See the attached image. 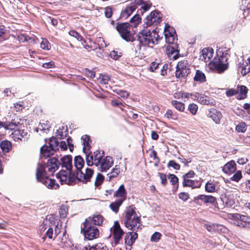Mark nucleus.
Segmentation results:
<instances>
[{"mask_svg":"<svg viewBox=\"0 0 250 250\" xmlns=\"http://www.w3.org/2000/svg\"><path fill=\"white\" fill-rule=\"evenodd\" d=\"M231 216L235 225L240 228H250V217L238 213L232 214Z\"/></svg>","mask_w":250,"mask_h":250,"instance_id":"8","label":"nucleus"},{"mask_svg":"<svg viewBox=\"0 0 250 250\" xmlns=\"http://www.w3.org/2000/svg\"><path fill=\"white\" fill-rule=\"evenodd\" d=\"M56 136L60 139H63L67 136L68 134V129L67 126H62L57 130L56 132Z\"/></svg>","mask_w":250,"mask_h":250,"instance_id":"31","label":"nucleus"},{"mask_svg":"<svg viewBox=\"0 0 250 250\" xmlns=\"http://www.w3.org/2000/svg\"><path fill=\"white\" fill-rule=\"evenodd\" d=\"M162 14L157 10L152 11L145 19L144 23V27H147L151 25H157L162 21Z\"/></svg>","mask_w":250,"mask_h":250,"instance_id":"9","label":"nucleus"},{"mask_svg":"<svg viewBox=\"0 0 250 250\" xmlns=\"http://www.w3.org/2000/svg\"><path fill=\"white\" fill-rule=\"evenodd\" d=\"M83 226L81 228V232L83 233L85 239L92 240L99 237L100 232L97 227L91 225L90 223H87V221L84 222Z\"/></svg>","mask_w":250,"mask_h":250,"instance_id":"6","label":"nucleus"},{"mask_svg":"<svg viewBox=\"0 0 250 250\" xmlns=\"http://www.w3.org/2000/svg\"><path fill=\"white\" fill-rule=\"evenodd\" d=\"M167 167H172L175 170H179L180 168V165L174 160H170L167 163Z\"/></svg>","mask_w":250,"mask_h":250,"instance_id":"52","label":"nucleus"},{"mask_svg":"<svg viewBox=\"0 0 250 250\" xmlns=\"http://www.w3.org/2000/svg\"><path fill=\"white\" fill-rule=\"evenodd\" d=\"M113 164V160L112 157L106 156L104 158L101 162L99 166H100L101 171L102 172L106 171L109 169Z\"/></svg>","mask_w":250,"mask_h":250,"instance_id":"18","label":"nucleus"},{"mask_svg":"<svg viewBox=\"0 0 250 250\" xmlns=\"http://www.w3.org/2000/svg\"><path fill=\"white\" fill-rule=\"evenodd\" d=\"M167 54L168 58L176 60L180 57V51L177 43L168 44L166 49Z\"/></svg>","mask_w":250,"mask_h":250,"instance_id":"15","label":"nucleus"},{"mask_svg":"<svg viewBox=\"0 0 250 250\" xmlns=\"http://www.w3.org/2000/svg\"><path fill=\"white\" fill-rule=\"evenodd\" d=\"M131 42H133L132 45H133V48L132 50H134L135 52V55L137 56H138V54L140 53V51L141 49L142 46H144L143 45V43L141 42L140 41L138 40H133V39H132V41Z\"/></svg>","mask_w":250,"mask_h":250,"instance_id":"33","label":"nucleus"},{"mask_svg":"<svg viewBox=\"0 0 250 250\" xmlns=\"http://www.w3.org/2000/svg\"><path fill=\"white\" fill-rule=\"evenodd\" d=\"M165 34H168V35H174L176 34L175 29L168 24H166L165 25Z\"/></svg>","mask_w":250,"mask_h":250,"instance_id":"50","label":"nucleus"},{"mask_svg":"<svg viewBox=\"0 0 250 250\" xmlns=\"http://www.w3.org/2000/svg\"><path fill=\"white\" fill-rule=\"evenodd\" d=\"M242 172L241 170H238L230 178V180L232 181L238 182L242 178Z\"/></svg>","mask_w":250,"mask_h":250,"instance_id":"48","label":"nucleus"},{"mask_svg":"<svg viewBox=\"0 0 250 250\" xmlns=\"http://www.w3.org/2000/svg\"><path fill=\"white\" fill-rule=\"evenodd\" d=\"M68 211L67 207L65 205H62L59 208V213L61 217L65 218Z\"/></svg>","mask_w":250,"mask_h":250,"instance_id":"46","label":"nucleus"},{"mask_svg":"<svg viewBox=\"0 0 250 250\" xmlns=\"http://www.w3.org/2000/svg\"><path fill=\"white\" fill-rule=\"evenodd\" d=\"M237 90H239L240 93L237 97L238 100H243L247 97L248 89L246 86L238 85Z\"/></svg>","mask_w":250,"mask_h":250,"instance_id":"29","label":"nucleus"},{"mask_svg":"<svg viewBox=\"0 0 250 250\" xmlns=\"http://www.w3.org/2000/svg\"><path fill=\"white\" fill-rule=\"evenodd\" d=\"M69 34L71 36L75 37L79 41H81L83 40V37L81 36V35L75 30H70L69 32Z\"/></svg>","mask_w":250,"mask_h":250,"instance_id":"59","label":"nucleus"},{"mask_svg":"<svg viewBox=\"0 0 250 250\" xmlns=\"http://www.w3.org/2000/svg\"><path fill=\"white\" fill-rule=\"evenodd\" d=\"M19 122H17L14 120L11 122H4V128L6 129L14 130L16 129Z\"/></svg>","mask_w":250,"mask_h":250,"instance_id":"38","label":"nucleus"},{"mask_svg":"<svg viewBox=\"0 0 250 250\" xmlns=\"http://www.w3.org/2000/svg\"><path fill=\"white\" fill-rule=\"evenodd\" d=\"M137 14L135 15L133 17H132L130 21V25L132 27H136L141 21V18L140 16V14H143V13L141 9L138 10Z\"/></svg>","mask_w":250,"mask_h":250,"instance_id":"25","label":"nucleus"},{"mask_svg":"<svg viewBox=\"0 0 250 250\" xmlns=\"http://www.w3.org/2000/svg\"><path fill=\"white\" fill-rule=\"evenodd\" d=\"M188 109L192 114L195 115L198 110V106L196 104H191L188 105Z\"/></svg>","mask_w":250,"mask_h":250,"instance_id":"60","label":"nucleus"},{"mask_svg":"<svg viewBox=\"0 0 250 250\" xmlns=\"http://www.w3.org/2000/svg\"><path fill=\"white\" fill-rule=\"evenodd\" d=\"M60 166V161L55 157L48 159L47 163V167L48 171L51 173L55 172Z\"/></svg>","mask_w":250,"mask_h":250,"instance_id":"17","label":"nucleus"},{"mask_svg":"<svg viewBox=\"0 0 250 250\" xmlns=\"http://www.w3.org/2000/svg\"><path fill=\"white\" fill-rule=\"evenodd\" d=\"M36 178L38 181L42 182L48 188L56 189L59 187V184L53 179L49 178L44 164L38 163L36 171Z\"/></svg>","mask_w":250,"mask_h":250,"instance_id":"3","label":"nucleus"},{"mask_svg":"<svg viewBox=\"0 0 250 250\" xmlns=\"http://www.w3.org/2000/svg\"><path fill=\"white\" fill-rule=\"evenodd\" d=\"M124 202V200H117L114 202H112L109 207L115 213H117L119 211V207L122 205Z\"/></svg>","mask_w":250,"mask_h":250,"instance_id":"35","label":"nucleus"},{"mask_svg":"<svg viewBox=\"0 0 250 250\" xmlns=\"http://www.w3.org/2000/svg\"><path fill=\"white\" fill-rule=\"evenodd\" d=\"M104 180V176L100 173H99L96 177V180L95 181V186L96 187L99 186L103 182Z\"/></svg>","mask_w":250,"mask_h":250,"instance_id":"51","label":"nucleus"},{"mask_svg":"<svg viewBox=\"0 0 250 250\" xmlns=\"http://www.w3.org/2000/svg\"><path fill=\"white\" fill-rule=\"evenodd\" d=\"M240 9L243 11L250 9V0H242Z\"/></svg>","mask_w":250,"mask_h":250,"instance_id":"43","label":"nucleus"},{"mask_svg":"<svg viewBox=\"0 0 250 250\" xmlns=\"http://www.w3.org/2000/svg\"><path fill=\"white\" fill-rule=\"evenodd\" d=\"M60 166L65 168L68 171L67 176L73 175L72 156L71 155H65L60 159Z\"/></svg>","mask_w":250,"mask_h":250,"instance_id":"13","label":"nucleus"},{"mask_svg":"<svg viewBox=\"0 0 250 250\" xmlns=\"http://www.w3.org/2000/svg\"><path fill=\"white\" fill-rule=\"evenodd\" d=\"M221 200L226 207H231L234 204V200L229 194L222 195Z\"/></svg>","mask_w":250,"mask_h":250,"instance_id":"27","label":"nucleus"},{"mask_svg":"<svg viewBox=\"0 0 250 250\" xmlns=\"http://www.w3.org/2000/svg\"><path fill=\"white\" fill-rule=\"evenodd\" d=\"M83 72L87 77H89L91 79H93L95 77V72L93 70L88 69V68H84L83 70Z\"/></svg>","mask_w":250,"mask_h":250,"instance_id":"56","label":"nucleus"},{"mask_svg":"<svg viewBox=\"0 0 250 250\" xmlns=\"http://www.w3.org/2000/svg\"><path fill=\"white\" fill-rule=\"evenodd\" d=\"M190 73V68L175 71V77L178 79H185Z\"/></svg>","mask_w":250,"mask_h":250,"instance_id":"30","label":"nucleus"},{"mask_svg":"<svg viewBox=\"0 0 250 250\" xmlns=\"http://www.w3.org/2000/svg\"><path fill=\"white\" fill-rule=\"evenodd\" d=\"M212 229L213 230H212V232H220L222 231L223 229H224V227L222 225L217 224H212Z\"/></svg>","mask_w":250,"mask_h":250,"instance_id":"61","label":"nucleus"},{"mask_svg":"<svg viewBox=\"0 0 250 250\" xmlns=\"http://www.w3.org/2000/svg\"><path fill=\"white\" fill-rule=\"evenodd\" d=\"M183 186L184 187H191L192 188H199L201 186V182L200 180H185L183 182Z\"/></svg>","mask_w":250,"mask_h":250,"instance_id":"24","label":"nucleus"},{"mask_svg":"<svg viewBox=\"0 0 250 250\" xmlns=\"http://www.w3.org/2000/svg\"><path fill=\"white\" fill-rule=\"evenodd\" d=\"M0 147L3 152L7 153L11 149L12 144L7 140L2 141L0 143Z\"/></svg>","mask_w":250,"mask_h":250,"instance_id":"34","label":"nucleus"},{"mask_svg":"<svg viewBox=\"0 0 250 250\" xmlns=\"http://www.w3.org/2000/svg\"><path fill=\"white\" fill-rule=\"evenodd\" d=\"M137 36L138 40L144 46L148 45L150 44L154 45L158 43L155 35L152 36L150 30L144 29L139 32Z\"/></svg>","mask_w":250,"mask_h":250,"instance_id":"7","label":"nucleus"},{"mask_svg":"<svg viewBox=\"0 0 250 250\" xmlns=\"http://www.w3.org/2000/svg\"><path fill=\"white\" fill-rule=\"evenodd\" d=\"M54 217L53 216L50 217L48 220L47 218L44 219L43 221V228L46 229V228L45 226H47V222L49 221L50 224H52V222H54ZM49 228L48 229L47 231L45 233V237H47L50 239L54 240L56 237L59 234L60 230L58 229V225H55V232H54L53 229L51 225H49ZM43 239L45 238V236L42 237Z\"/></svg>","mask_w":250,"mask_h":250,"instance_id":"12","label":"nucleus"},{"mask_svg":"<svg viewBox=\"0 0 250 250\" xmlns=\"http://www.w3.org/2000/svg\"><path fill=\"white\" fill-rule=\"evenodd\" d=\"M74 161L75 169H73L72 176H67V171L62 170L57 174L56 177L60 179L61 184L73 185L76 183L77 180L86 184L90 181L92 177L93 170L91 168H86L85 173L82 172V169L83 167L84 162L81 156H75Z\"/></svg>","mask_w":250,"mask_h":250,"instance_id":"1","label":"nucleus"},{"mask_svg":"<svg viewBox=\"0 0 250 250\" xmlns=\"http://www.w3.org/2000/svg\"><path fill=\"white\" fill-rule=\"evenodd\" d=\"M179 198L183 201H187L189 198V195L187 192H181L178 195Z\"/></svg>","mask_w":250,"mask_h":250,"instance_id":"64","label":"nucleus"},{"mask_svg":"<svg viewBox=\"0 0 250 250\" xmlns=\"http://www.w3.org/2000/svg\"><path fill=\"white\" fill-rule=\"evenodd\" d=\"M208 99V97L200 94L198 101L202 104H209Z\"/></svg>","mask_w":250,"mask_h":250,"instance_id":"45","label":"nucleus"},{"mask_svg":"<svg viewBox=\"0 0 250 250\" xmlns=\"http://www.w3.org/2000/svg\"><path fill=\"white\" fill-rule=\"evenodd\" d=\"M165 38L166 40V42L168 43V44H170L171 43H174V41L175 40L174 35H168V34H165Z\"/></svg>","mask_w":250,"mask_h":250,"instance_id":"63","label":"nucleus"},{"mask_svg":"<svg viewBox=\"0 0 250 250\" xmlns=\"http://www.w3.org/2000/svg\"><path fill=\"white\" fill-rule=\"evenodd\" d=\"M113 91L114 93H116L118 95H119L121 98H123L124 99L128 98L129 96V93L127 91L125 90L114 89H113Z\"/></svg>","mask_w":250,"mask_h":250,"instance_id":"44","label":"nucleus"},{"mask_svg":"<svg viewBox=\"0 0 250 250\" xmlns=\"http://www.w3.org/2000/svg\"><path fill=\"white\" fill-rule=\"evenodd\" d=\"M142 2L143 0H134V2H131L129 4L127 5L122 10L120 18L124 19H127L136 9L137 6L140 5Z\"/></svg>","mask_w":250,"mask_h":250,"instance_id":"11","label":"nucleus"},{"mask_svg":"<svg viewBox=\"0 0 250 250\" xmlns=\"http://www.w3.org/2000/svg\"><path fill=\"white\" fill-rule=\"evenodd\" d=\"M205 190L208 192H213L215 190L214 185L212 183L208 182L205 185Z\"/></svg>","mask_w":250,"mask_h":250,"instance_id":"49","label":"nucleus"},{"mask_svg":"<svg viewBox=\"0 0 250 250\" xmlns=\"http://www.w3.org/2000/svg\"><path fill=\"white\" fill-rule=\"evenodd\" d=\"M104 218L101 214H94L92 216H90L85 220L84 222L87 221V223H90L93 226H102L103 223Z\"/></svg>","mask_w":250,"mask_h":250,"instance_id":"16","label":"nucleus"},{"mask_svg":"<svg viewBox=\"0 0 250 250\" xmlns=\"http://www.w3.org/2000/svg\"><path fill=\"white\" fill-rule=\"evenodd\" d=\"M100 83L103 84H106L108 83V82L110 81V78L107 74H101L99 77Z\"/></svg>","mask_w":250,"mask_h":250,"instance_id":"42","label":"nucleus"},{"mask_svg":"<svg viewBox=\"0 0 250 250\" xmlns=\"http://www.w3.org/2000/svg\"><path fill=\"white\" fill-rule=\"evenodd\" d=\"M59 149V142L58 139L55 137L50 138L48 145H44L41 148V154L45 158L49 157L54 152Z\"/></svg>","mask_w":250,"mask_h":250,"instance_id":"5","label":"nucleus"},{"mask_svg":"<svg viewBox=\"0 0 250 250\" xmlns=\"http://www.w3.org/2000/svg\"><path fill=\"white\" fill-rule=\"evenodd\" d=\"M117 30L121 37L126 42L132 41V37L130 31V24L128 22L117 23L116 27Z\"/></svg>","mask_w":250,"mask_h":250,"instance_id":"10","label":"nucleus"},{"mask_svg":"<svg viewBox=\"0 0 250 250\" xmlns=\"http://www.w3.org/2000/svg\"><path fill=\"white\" fill-rule=\"evenodd\" d=\"M137 238L138 234L136 232H128L125 235V243L126 245L130 247Z\"/></svg>","mask_w":250,"mask_h":250,"instance_id":"20","label":"nucleus"},{"mask_svg":"<svg viewBox=\"0 0 250 250\" xmlns=\"http://www.w3.org/2000/svg\"><path fill=\"white\" fill-rule=\"evenodd\" d=\"M194 81L201 83L206 82V78L205 74L202 71L197 70L194 77Z\"/></svg>","mask_w":250,"mask_h":250,"instance_id":"32","label":"nucleus"},{"mask_svg":"<svg viewBox=\"0 0 250 250\" xmlns=\"http://www.w3.org/2000/svg\"><path fill=\"white\" fill-rule=\"evenodd\" d=\"M239 93V90H237V89L230 88L228 89L226 91V95L227 97H230Z\"/></svg>","mask_w":250,"mask_h":250,"instance_id":"53","label":"nucleus"},{"mask_svg":"<svg viewBox=\"0 0 250 250\" xmlns=\"http://www.w3.org/2000/svg\"><path fill=\"white\" fill-rule=\"evenodd\" d=\"M202 60H204L205 62H208L212 57L213 54V50L212 48H206L204 49L202 51Z\"/></svg>","mask_w":250,"mask_h":250,"instance_id":"26","label":"nucleus"},{"mask_svg":"<svg viewBox=\"0 0 250 250\" xmlns=\"http://www.w3.org/2000/svg\"><path fill=\"white\" fill-rule=\"evenodd\" d=\"M195 199L200 200L206 204H210L213 205L216 201L215 197L212 195H199Z\"/></svg>","mask_w":250,"mask_h":250,"instance_id":"22","label":"nucleus"},{"mask_svg":"<svg viewBox=\"0 0 250 250\" xmlns=\"http://www.w3.org/2000/svg\"><path fill=\"white\" fill-rule=\"evenodd\" d=\"M50 128H51V126L49 124H40V125L38 127L40 130H42L45 133H47L49 131Z\"/></svg>","mask_w":250,"mask_h":250,"instance_id":"55","label":"nucleus"},{"mask_svg":"<svg viewBox=\"0 0 250 250\" xmlns=\"http://www.w3.org/2000/svg\"><path fill=\"white\" fill-rule=\"evenodd\" d=\"M172 105L180 111H183L185 109V104L180 102L173 100L171 102Z\"/></svg>","mask_w":250,"mask_h":250,"instance_id":"41","label":"nucleus"},{"mask_svg":"<svg viewBox=\"0 0 250 250\" xmlns=\"http://www.w3.org/2000/svg\"><path fill=\"white\" fill-rule=\"evenodd\" d=\"M190 66L186 60L179 61L176 67V70L190 68Z\"/></svg>","mask_w":250,"mask_h":250,"instance_id":"36","label":"nucleus"},{"mask_svg":"<svg viewBox=\"0 0 250 250\" xmlns=\"http://www.w3.org/2000/svg\"><path fill=\"white\" fill-rule=\"evenodd\" d=\"M142 4H143V5L142 6L141 9H143L144 12L148 11L152 5L151 2L149 1H146L144 3L143 2L141 5Z\"/></svg>","mask_w":250,"mask_h":250,"instance_id":"62","label":"nucleus"},{"mask_svg":"<svg viewBox=\"0 0 250 250\" xmlns=\"http://www.w3.org/2000/svg\"><path fill=\"white\" fill-rule=\"evenodd\" d=\"M104 153L103 151H96L94 152V154L93 155L94 163V165L96 167L99 166V164L103 159V158L104 157Z\"/></svg>","mask_w":250,"mask_h":250,"instance_id":"28","label":"nucleus"},{"mask_svg":"<svg viewBox=\"0 0 250 250\" xmlns=\"http://www.w3.org/2000/svg\"><path fill=\"white\" fill-rule=\"evenodd\" d=\"M111 231L113 234L114 244L117 245L119 243L124 233L123 229L121 228L118 221H116L114 222V226L111 228Z\"/></svg>","mask_w":250,"mask_h":250,"instance_id":"14","label":"nucleus"},{"mask_svg":"<svg viewBox=\"0 0 250 250\" xmlns=\"http://www.w3.org/2000/svg\"><path fill=\"white\" fill-rule=\"evenodd\" d=\"M134 209L133 206L128 207L125 212L124 224L125 227L129 229L137 231L141 229L142 223L140 216L137 215Z\"/></svg>","mask_w":250,"mask_h":250,"instance_id":"2","label":"nucleus"},{"mask_svg":"<svg viewBox=\"0 0 250 250\" xmlns=\"http://www.w3.org/2000/svg\"><path fill=\"white\" fill-rule=\"evenodd\" d=\"M235 129L238 132H245L247 129L246 124L243 122H241L236 125Z\"/></svg>","mask_w":250,"mask_h":250,"instance_id":"47","label":"nucleus"},{"mask_svg":"<svg viewBox=\"0 0 250 250\" xmlns=\"http://www.w3.org/2000/svg\"><path fill=\"white\" fill-rule=\"evenodd\" d=\"M81 140L83 141V151L84 153H86V147L90 146V137L88 135H85L82 136Z\"/></svg>","mask_w":250,"mask_h":250,"instance_id":"39","label":"nucleus"},{"mask_svg":"<svg viewBox=\"0 0 250 250\" xmlns=\"http://www.w3.org/2000/svg\"><path fill=\"white\" fill-rule=\"evenodd\" d=\"M120 172L119 167L116 165L115 167L112 169L111 172L107 174V176L109 178L108 181H110L113 178L116 177Z\"/></svg>","mask_w":250,"mask_h":250,"instance_id":"37","label":"nucleus"},{"mask_svg":"<svg viewBox=\"0 0 250 250\" xmlns=\"http://www.w3.org/2000/svg\"><path fill=\"white\" fill-rule=\"evenodd\" d=\"M228 51V50H226L225 52H222L220 49L217 50L216 53L218 58L212 62V65L219 73L223 72L228 68V60L230 57Z\"/></svg>","mask_w":250,"mask_h":250,"instance_id":"4","label":"nucleus"},{"mask_svg":"<svg viewBox=\"0 0 250 250\" xmlns=\"http://www.w3.org/2000/svg\"><path fill=\"white\" fill-rule=\"evenodd\" d=\"M89 250H108L106 246L103 243H99L90 246L89 245Z\"/></svg>","mask_w":250,"mask_h":250,"instance_id":"40","label":"nucleus"},{"mask_svg":"<svg viewBox=\"0 0 250 250\" xmlns=\"http://www.w3.org/2000/svg\"><path fill=\"white\" fill-rule=\"evenodd\" d=\"M236 170V164L233 160L228 162L222 167V171L226 174L234 173Z\"/></svg>","mask_w":250,"mask_h":250,"instance_id":"19","label":"nucleus"},{"mask_svg":"<svg viewBox=\"0 0 250 250\" xmlns=\"http://www.w3.org/2000/svg\"><path fill=\"white\" fill-rule=\"evenodd\" d=\"M86 154V162L88 166H92L94 165L93 156L90 154H87L86 152L84 153Z\"/></svg>","mask_w":250,"mask_h":250,"instance_id":"54","label":"nucleus"},{"mask_svg":"<svg viewBox=\"0 0 250 250\" xmlns=\"http://www.w3.org/2000/svg\"><path fill=\"white\" fill-rule=\"evenodd\" d=\"M122 53L121 52H118L117 51L113 50L110 53V57L115 60H117L119 59L120 57L122 56Z\"/></svg>","mask_w":250,"mask_h":250,"instance_id":"57","label":"nucleus"},{"mask_svg":"<svg viewBox=\"0 0 250 250\" xmlns=\"http://www.w3.org/2000/svg\"><path fill=\"white\" fill-rule=\"evenodd\" d=\"M208 116L211 118L216 124H219L220 120L222 117V115L220 111L215 108H212L209 111Z\"/></svg>","mask_w":250,"mask_h":250,"instance_id":"21","label":"nucleus"},{"mask_svg":"<svg viewBox=\"0 0 250 250\" xmlns=\"http://www.w3.org/2000/svg\"><path fill=\"white\" fill-rule=\"evenodd\" d=\"M162 235L159 232H154L151 237L150 240L151 241L154 242H158L161 238Z\"/></svg>","mask_w":250,"mask_h":250,"instance_id":"58","label":"nucleus"},{"mask_svg":"<svg viewBox=\"0 0 250 250\" xmlns=\"http://www.w3.org/2000/svg\"><path fill=\"white\" fill-rule=\"evenodd\" d=\"M127 192L124 185H121L117 190L114 192V197H119V200H124L126 198Z\"/></svg>","mask_w":250,"mask_h":250,"instance_id":"23","label":"nucleus"}]
</instances>
